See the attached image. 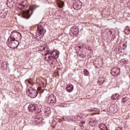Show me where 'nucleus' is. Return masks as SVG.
Listing matches in <instances>:
<instances>
[{"label":"nucleus","mask_w":130,"mask_h":130,"mask_svg":"<svg viewBox=\"0 0 130 130\" xmlns=\"http://www.w3.org/2000/svg\"><path fill=\"white\" fill-rule=\"evenodd\" d=\"M36 8H37V6H36V5H32L29 7L30 10L31 12L30 14L29 10H28L26 11H23L22 15V18H23V19H26V20L28 19H30L31 15L33 14V11H34V10H35Z\"/></svg>","instance_id":"f257e3e1"},{"label":"nucleus","mask_w":130,"mask_h":130,"mask_svg":"<svg viewBox=\"0 0 130 130\" xmlns=\"http://www.w3.org/2000/svg\"><path fill=\"white\" fill-rule=\"evenodd\" d=\"M19 44V43L18 40H13V39H8L7 45H8L10 48H12L13 49H15V48H18Z\"/></svg>","instance_id":"f03ea898"},{"label":"nucleus","mask_w":130,"mask_h":130,"mask_svg":"<svg viewBox=\"0 0 130 130\" xmlns=\"http://www.w3.org/2000/svg\"><path fill=\"white\" fill-rule=\"evenodd\" d=\"M46 33V29H45V27L39 24L38 26V29L37 30L36 36L38 37V36H40L41 38L44 36V34Z\"/></svg>","instance_id":"7ed1b4c3"},{"label":"nucleus","mask_w":130,"mask_h":130,"mask_svg":"<svg viewBox=\"0 0 130 130\" xmlns=\"http://www.w3.org/2000/svg\"><path fill=\"white\" fill-rule=\"evenodd\" d=\"M26 94L30 98H36L37 97V90L32 87H29L26 91Z\"/></svg>","instance_id":"20e7f679"},{"label":"nucleus","mask_w":130,"mask_h":130,"mask_svg":"<svg viewBox=\"0 0 130 130\" xmlns=\"http://www.w3.org/2000/svg\"><path fill=\"white\" fill-rule=\"evenodd\" d=\"M10 39H13L14 40H16V39H19L21 40L22 39V35L20 32L14 30L11 32Z\"/></svg>","instance_id":"39448f33"},{"label":"nucleus","mask_w":130,"mask_h":130,"mask_svg":"<svg viewBox=\"0 0 130 130\" xmlns=\"http://www.w3.org/2000/svg\"><path fill=\"white\" fill-rule=\"evenodd\" d=\"M46 101L50 105L53 106L56 103V98L53 94H51L46 99Z\"/></svg>","instance_id":"423d86ee"},{"label":"nucleus","mask_w":130,"mask_h":130,"mask_svg":"<svg viewBox=\"0 0 130 130\" xmlns=\"http://www.w3.org/2000/svg\"><path fill=\"white\" fill-rule=\"evenodd\" d=\"M83 7L82 2L80 1H75L73 3V8L74 10H80Z\"/></svg>","instance_id":"0eeeda50"},{"label":"nucleus","mask_w":130,"mask_h":130,"mask_svg":"<svg viewBox=\"0 0 130 130\" xmlns=\"http://www.w3.org/2000/svg\"><path fill=\"white\" fill-rule=\"evenodd\" d=\"M119 73H120V68H118L117 67L113 68L111 71V74L114 77L118 76Z\"/></svg>","instance_id":"6e6552de"},{"label":"nucleus","mask_w":130,"mask_h":130,"mask_svg":"<svg viewBox=\"0 0 130 130\" xmlns=\"http://www.w3.org/2000/svg\"><path fill=\"white\" fill-rule=\"evenodd\" d=\"M88 120V124L90 126H96L98 124V121L95 117L89 118Z\"/></svg>","instance_id":"1a4fd4ad"},{"label":"nucleus","mask_w":130,"mask_h":130,"mask_svg":"<svg viewBox=\"0 0 130 130\" xmlns=\"http://www.w3.org/2000/svg\"><path fill=\"white\" fill-rule=\"evenodd\" d=\"M50 54L52 58L56 59V58H58V56H59V52L57 50H53L50 53Z\"/></svg>","instance_id":"9d476101"},{"label":"nucleus","mask_w":130,"mask_h":130,"mask_svg":"<svg viewBox=\"0 0 130 130\" xmlns=\"http://www.w3.org/2000/svg\"><path fill=\"white\" fill-rule=\"evenodd\" d=\"M27 110L29 112H34L36 110V105L30 104L27 107Z\"/></svg>","instance_id":"9b49d317"},{"label":"nucleus","mask_w":130,"mask_h":130,"mask_svg":"<svg viewBox=\"0 0 130 130\" xmlns=\"http://www.w3.org/2000/svg\"><path fill=\"white\" fill-rule=\"evenodd\" d=\"M79 30L78 28V26L76 25H73L71 28H70V32L72 33V34H75V33H77Z\"/></svg>","instance_id":"f8f14e48"},{"label":"nucleus","mask_w":130,"mask_h":130,"mask_svg":"<svg viewBox=\"0 0 130 130\" xmlns=\"http://www.w3.org/2000/svg\"><path fill=\"white\" fill-rule=\"evenodd\" d=\"M48 63L51 67H55L56 66V59L51 58L48 61Z\"/></svg>","instance_id":"ddd939ff"},{"label":"nucleus","mask_w":130,"mask_h":130,"mask_svg":"<svg viewBox=\"0 0 130 130\" xmlns=\"http://www.w3.org/2000/svg\"><path fill=\"white\" fill-rule=\"evenodd\" d=\"M49 54H50V53H45L44 55V59L47 60L48 61L51 59L52 57H51V56L49 55Z\"/></svg>","instance_id":"4468645a"},{"label":"nucleus","mask_w":130,"mask_h":130,"mask_svg":"<svg viewBox=\"0 0 130 130\" xmlns=\"http://www.w3.org/2000/svg\"><path fill=\"white\" fill-rule=\"evenodd\" d=\"M66 90L67 92L71 93V92H73L74 90V86L72 84H68L66 87Z\"/></svg>","instance_id":"2eb2a0df"},{"label":"nucleus","mask_w":130,"mask_h":130,"mask_svg":"<svg viewBox=\"0 0 130 130\" xmlns=\"http://www.w3.org/2000/svg\"><path fill=\"white\" fill-rule=\"evenodd\" d=\"M123 104H127L129 102V99L127 96H124L121 99Z\"/></svg>","instance_id":"dca6fc26"},{"label":"nucleus","mask_w":130,"mask_h":130,"mask_svg":"<svg viewBox=\"0 0 130 130\" xmlns=\"http://www.w3.org/2000/svg\"><path fill=\"white\" fill-rule=\"evenodd\" d=\"M118 98H119L118 93H115L111 97V100H118Z\"/></svg>","instance_id":"f3484780"},{"label":"nucleus","mask_w":130,"mask_h":130,"mask_svg":"<svg viewBox=\"0 0 130 130\" xmlns=\"http://www.w3.org/2000/svg\"><path fill=\"white\" fill-rule=\"evenodd\" d=\"M43 111H44L45 113H46L47 115H48V114H50V113L51 112V111H50V108L46 107L44 108Z\"/></svg>","instance_id":"a211bd4d"},{"label":"nucleus","mask_w":130,"mask_h":130,"mask_svg":"<svg viewBox=\"0 0 130 130\" xmlns=\"http://www.w3.org/2000/svg\"><path fill=\"white\" fill-rule=\"evenodd\" d=\"M14 0H7V5L8 7H13V5L15 4Z\"/></svg>","instance_id":"6ab92c4d"},{"label":"nucleus","mask_w":130,"mask_h":130,"mask_svg":"<svg viewBox=\"0 0 130 130\" xmlns=\"http://www.w3.org/2000/svg\"><path fill=\"white\" fill-rule=\"evenodd\" d=\"M2 69H4V70H6V69H8V62L7 61H4L2 62Z\"/></svg>","instance_id":"aec40b11"},{"label":"nucleus","mask_w":130,"mask_h":130,"mask_svg":"<svg viewBox=\"0 0 130 130\" xmlns=\"http://www.w3.org/2000/svg\"><path fill=\"white\" fill-rule=\"evenodd\" d=\"M57 3L59 8H62L64 6V2L62 1L58 0Z\"/></svg>","instance_id":"412c9836"},{"label":"nucleus","mask_w":130,"mask_h":130,"mask_svg":"<svg viewBox=\"0 0 130 130\" xmlns=\"http://www.w3.org/2000/svg\"><path fill=\"white\" fill-rule=\"evenodd\" d=\"M88 112H95L96 111H99V109L96 108H91L90 109L87 110Z\"/></svg>","instance_id":"4be33fe9"},{"label":"nucleus","mask_w":130,"mask_h":130,"mask_svg":"<svg viewBox=\"0 0 130 130\" xmlns=\"http://www.w3.org/2000/svg\"><path fill=\"white\" fill-rule=\"evenodd\" d=\"M125 34H126V35H128L130 33V27H128V26L126 27V28L124 30Z\"/></svg>","instance_id":"5701e85b"},{"label":"nucleus","mask_w":130,"mask_h":130,"mask_svg":"<svg viewBox=\"0 0 130 130\" xmlns=\"http://www.w3.org/2000/svg\"><path fill=\"white\" fill-rule=\"evenodd\" d=\"M98 83H99L100 85H102L105 82L104 78H100L98 80Z\"/></svg>","instance_id":"b1692460"},{"label":"nucleus","mask_w":130,"mask_h":130,"mask_svg":"<svg viewBox=\"0 0 130 130\" xmlns=\"http://www.w3.org/2000/svg\"><path fill=\"white\" fill-rule=\"evenodd\" d=\"M105 124L104 123H101V124H99V127L101 129V130H105V129H104V126H105Z\"/></svg>","instance_id":"393cba45"},{"label":"nucleus","mask_w":130,"mask_h":130,"mask_svg":"<svg viewBox=\"0 0 130 130\" xmlns=\"http://www.w3.org/2000/svg\"><path fill=\"white\" fill-rule=\"evenodd\" d=\"M1 18H6L7 17V13L1 12L0 13Z\"/></svg>","instance_id":"a878e982"},{"label":"nucleus","mask_w":130,"mask_h":130,"mask_svg":"<svg viewBox=\"0 0 130 130\" xmlns=\"http://www.w3.org/2000/svg\"><path fill=\"white\" fill-rule=\"evenodd\" d=\"M18 8H19V10H23L24 8H25V5L20 4L18 5Z\"/></svg>","instance_id":"bb28decb"},{"label":"nucleus","mask_w":130,"mask_h":130,"mask_svg":"<svg viewBox=\"0 0 130 130\" xmlns=\"http://www.w3.org/2000/svg\"><path fill=\"white\" fill-rule=\"evenodd\" d=\"M123 47H125L123 48V49H125L126 48V47H127V42L125 41L124 42V43L123 44Z\"/></svg>","instance_id":"cd10ccee"},{"label":"nucleus","mask_w":130,"mask_h":130,"mask_svg":"<svg viewBox=\"0 0 130 130\" xmlns=\"http://www.w3.org/2000/svg\"><path fill=\"white\" fill-rule=\"evenodd\" d=\"M84 76H88L89 75V71L87 69L84 71Z\"/></svg>","instance_id":"c85d7f7f"},{"label":"nucleus","mask_w":130,"mask_h":130,"mask_svg":"<svg viewBox=\"0 0 130 130\" xmlns=\"http://www.w3.org/2000/svg\"><path fill=\"white\" fill-rule=\"evenodd\" d=\"M40 84L41 85V86H43L44 88H45L46 87V84H45V83L43 82H42L41 83H40Z\"/></svg>","instance_id":"c756f323"},{"label":"nucleus","mask_w":130,"mask_h":130,"mask_svg":"<svg viewBox=\"0 0 130 130\" xmlns=\"http://www.w3.org/2000/svg\"><path fill=\"white\" fill-rule=\"evenodd\" d=\"M35 111L36 112H37V113H41V112H42V111H41V110H38L37 109H36V110Z\"/></svg>","instance_id":"7c9ffc66"},{"label":"nucleus","mask_w":130,"mask_h":130,"mask_svg":"<svg viewBox=\"0 0 130 130\" xmlns=\"http://www.w3.org/2000/svg\"><path fill=\"white\" fill-rule=\"evenodd\" d=\"M121 62H123V63H126L127 61H126V60H124V59H122L121 60Z\"/></svg>","instance_id":"2f4dec72"},{"label":"nucleus","mask_w":130,"mask_h":130,"mask_svg":"<svg viewBox=\"0 0 130 130\" xmlns=\"http://www.w3.org/2000/svg\"><path fill=\"white\" fill-rule=\"evenodd\" d=\"M115 130H123V129L121 127H118Z\"/></svg>","instance_id":"473e14b6"},{"label":"nucleus","mask_w":130,"mask_h":130,"mask_svg":"<svg viewBox=\"0 0 130 130\" xmlns=\"http://www.w3.org/2000/svg\"><path fill=\"white\" fill-rule=\"evenodd\" d=\"M80 125L81 128L83 129L84 128V125L83 124L82 125V124L80 123Z\"/></svg>","instance_id":"72a5a7b5"},{"label":"nucleus","mask_w":130,"mask_h":130,"mask_svg":"<svg viewBox=\"0 0 130 130\" xmlns=\"http://www.w3.org/2000/svg\"><path fill=\"white\" fill-rule=\"evenodd\" d=\"M85 123H86V122H85V121H82L80 123V124H82V125H83V124H85Z\"/></svg>","instance_id":"f704fd0d"},{"label":"nucleus","mask_w":130,"mask_h":130,"mask_svg":"<svg viewBox=\"0 0 130 130\" xmlns=\"http://www.w3.org/2000/svg\"><path fill=\"white\" fill-rule=\"evenodd\" d=\"M104 128L105 130H108V128H107V126L106 125H105Z\"/></svg>","instance_id":"c9c22d12"},{"label":"nucleus","mask_w":130,"mask_h":130,"mask_svg":"<svg viewBox=\"0 0 130 130\" xmlns=\"http://www.w3.org/2000/svg\"><path fill=\"white\" fill-rule=\"evenodd\" d=\"M82 48L81 47V46H79L78 48V49H79V50H81V49Z\"/></svg>","instance_id":"e433bc0d"},{"label":"nucleus","mask_w":130,"mask_h":130,"mask_svg":"<svg viewBox=\"0 0 130 130\" xmlns=\"http://www.w3.org/2000/svg\"><path fill=\"white\" fill-rule=\"evenodd\" d=\"M27 81H28V80H26L25 81V82L26 83V82H27Z\"/></svg>","instance_id":"4c0bfd02"},{"label":"nucleus","mask_w":130,"mask_h":130,"mask_svg":"<svg viewBox=\"0 0 130 130\" xmlns=\"http://www.w3.org/2000/svg\"><path fill=\"white\" fill-rule=\"evenodd\" d=\"M43 49H44V50H45V48L44 47V48H43Z\"/></svg>","instance_id":"58836bf2"},{"label":"nucleus","mask_w":130,"mask_h":130,"mask_svg":"<svg viewBox=\"0 0 130 130\" xmlns=\"http://www.w3.org/2000/svg\"><path fill=\"white\" fill-rule=\"evenodd\" d=\"M38 90H40V88H38Z\"/></svg>","instance_id":"ea45409f"}]
</instances>
